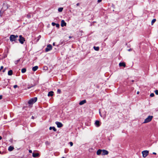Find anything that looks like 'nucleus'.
I'll list each match as a JSON object with an SVG mask.
<instances>
[{
	"label": "nucleus",
	"instance_id": "obj_1",
	"mask_svg": "<svg viewBox=\"0 0 158 158\" xmlns=\"http://www.w3.org/2000/svg\"><path fill=\"white\" fill-rule=\"evenodd\" d=\"M18 37V36L17 35H10V40L11 42H12L13 41L15 42V41L16 40V38Z\"/></svg>",
	"mask_w": 158,
	"mask_h": 158
},
{
	"label": "nucleus",
	"instance_id": "obj_2",
	"mask_svg": "<svg viewBox=\"0 0 158 158\" xmlns=\"http://www.w3.org/2000/svg\"><path fill=\"white\" fill-rule=\"evenodd\" d=\"M153 117L152 116H149L148 118L145 119L143 123H147L150 122L152 120Z\"/></svg>",
	"mask_w": 158,
	"mask_h": 158
},
{
	"label": "nucleus",
	"instance_id": "obj_3",
	"mask_svg": "<svg viewBox=\"0 0 158 158\" xmlns=\"http://www.w3.org/2000/svg\"><path fill=\"white\" fill-rule=\"evenodd\" d=\"M37 100V98L35 97L32 98H31L28 102V103L30 104H32L34 103H35Z\"/></svg>",
	"mask_w": 158,
	"mask_h": 158
},
{
	"label": "nucleus",
	"instance_id": "obj_4",
	"mask_svg": "<svg viewBox=\"0 0 158 158\" xmlns=\"http://www.w3.org/2000/svg\"><path fill=\"white\" fill-rule=\"evenodd\" d=\"M19 40L20 43L23 44L24 42L25 41V39L22 35H20L19 36Z\"/></svg>",
	"mask_w": 158,
	"mask_h": 158
},
{
	"label": "nucleus",
	"instance_id": "obj_5",
	"mask_svg": "<svg viewBox=\"0 0 158 158\" xmlns=\"http://www.w3.org/2000/svg\"><path fill=\"white\" fill-rule=\"evenodd\" d=\"M52 47L51 44H48L47 45V48H45V51L48 52L52 49Z\"/></svg>",
	"mask_w": 158,
	"mask_h": 158
},
{
	"label": "nucleus",
	"instance_id": "obj_6",
	"mask_svg": "<svg viewBox=\"0 0 158 158\" xmlns=\"http://www.w3.org/2000/svg\"><path fill=\"white\" fill-rule=\"evenodd\" d=\"M148 151L147 150L144 151L142 152V154L143 157H145L148 154Z\"/></svg>",
	"mask_w": 158,
	"mask_h": 158
},
{
	"label": "nucleus",
	"instance_id": "obj_7",
	"mask_svg": "<svg viewBox=\"0 0 158 158\" xmlns=\"http://www.w3.org/2000/svg\"><path fill=\"white\" fill-rule=\"evenodd\" d=\"M56 124L57 125V127L59 128L63 126V124L60 122H56Z\"/></svg>",
	"mask_w": 158,
	"mask_h": 158
},
{
	"label": "nucleus",
	"instance_id": "obj_8",
	"mask_svg": "<svg viewBox=\"0 0 158 158\" xmlns=\"http://www.w3.org/2000/svg\"><path fill=\"white\" fill-rule=\"evenodd\" d=\"M108 154V152L105 150H102V155H107Z\"/></svg>",
	"mask_w": 158,
	"mask_h": 158
},
{
	"label": "nucleus",
	"instance_id": "obj_9",
	"mask_svg": "<svg viewBox=\"0 0 158 158\" xmlns=\"http://www.w3.org/2000/svg\"><path fill=\"white\" fill-rule=\"evenodd\" d=\"M8 8V7H7V5L6 4L4 3L2 7V9L3 10H6Z\"/></svg>",
	"mask_w": 158,
	"mask_h": 158
},
{
	"label": "nucleus",
	"instance_id": "obj_10",
	"mask_svg": "<svg viewBox=\"0 0 158 158\" xmlns=\"http://www.w3.org/2000/svg\"><path fill=\"white\" fill-rule=\"evenodd\" d=\"M66 23L65 22L64 20H62L61 21V26L62 27L66 26Z\"/></svg>",
	"mask_w": 158,
	"mask_h": 158
},
{
	"label": "nucleus",
	"instance_id": "obj_11",
	"mask_svg": "<svg viewBox=\"0 0 158 158\" xmlns=\"http://www.w3.org/2000/svg\"><path fill=\"white\" fill-rule=\"evenodd\" d=\"M95 125L97 127H99L100 125V122L99 121L96 120L95 123Z\"/></svg>",
	"mask_w": 158,
	"mask_h": 158
},
{
	"label": "nucleus",
	"instance_id": "obj_12",
	"mask_svg": "<svg viewBox=\"0 0 158 158\" xmlns=\"http://www.w3.org/2000/svg\"><path fill=\"white\" fill-rule=\"evenodd\" d=\"M39 156V154L38 153H32V156L34 157H37Z\"/></svg>",
	"mask_w": 158,
	"mask_h": 158
},
{
	"label": "nucleus",
	"instance_id": "obj_13",
	"mask_svg": "<svg viewBox=\"0 0 158 158\" xmlns=\"http://www.w3.org/2000/svg\"><path fill=\"white\" fill-rule=\"evenodd\" d=\"M86 102V101L85 100H84L81 101L79 103V104L80 105H82Z\"/></svg>",
	"mask_w": 158,
	"mask_h": 158
},
{
	"label": "nucleus",
	"instance_id": "obj_14",
	"mask_svg": "<svg viewBox=\"0 0 158 158\" xmlns=\"http://www.w3.org/2000/svg\"><path fill=\"white\" fill-rule=\"evenodd\" d=\"M38 68V67L37 66H35L32 68V70L33 71H36Z\"/></svg>",
	"mask_w": 158,
	"mask_h": 158
},
{
	"label": "nucleus",
	"instance_id": "obj_15",
	"mask_svg": "<svg viewBox=\"0 0 158 158\" xmlns=\"http://www.w3.org/2000/svg\"><path fill=\"white\" fill-rule=\"evenodd\" d=\"M14 149V147L11 146L9 147L8 150L10 152L12 151Z\"/></svg>",
	"mask_w": 158,
	"mask_h": 158
},
{
	"label": "nucleus",
	"instance_id": "obj_16",
	"mask_svg": "<svg viewBox=\"0 0 158 158\" xmlns=\"http://www.w3.org/2000/svg\"><path fill=\"white\" fill-rule=\"evenodd\" d=\"M102 150L99 149L98 150L97 152V155H100V154H102Z\"/></svg>",
	"mask_w": 158,
	"mask_h": 158
},
{
	"label": "nucleus",
	"instance_id": "obj_17",
	"mask_svg": "<svg viewBox=\"0 0 158 158\" xmlns=\"http://www.w3.org/2000/svg\"><path fill=\"white\" fill-rule=\"evenodd\" d=\"M119 65L120 66H125V64L124 62H120L119 63Z\"/></svg>",
	"mask_w": 158,
	"mask_h": 158
},
{
	"label": "nucleus",
	"instance_id": "obj_18",
	"mask_svg": "<svg viewBox=\"0 0 158 158\" xmlns=\"http://www.w3.org/2000/svg\"><path fill=\"white\" fill-rule=\"evenodd\" d=\"M53 92L51 91L48 92V96H52L53 95Z\"/></svg>",
	"mask_w": 158,
	"mask_h": 158
},
{
	"label": "nucleus",
	"instance_id": "obj_19",
	"mask_svg": "<svg viewBox=\"0 0 158 158\" xmlns=\"http://www.w3.org/2000/svg\"><path fill=\"white\" fill-rule=\"evenodd\" d=\"M13 73V71L11 70H10L8 71V75L11 76L12 75Z\"/></svg>",
	"mask_w": 158,
	"mask_h": 158
},
{
	"label": "nucleus",
	"instance_id": "obj_20",
	"mask_svg": "<svg viewBox=\"0 0 158 158\" xmlns=\"http://www.w3.org/2000/svg\"><path fill=\"white\" fill-rule=\"evenodd\" d=\"M52 129H53V130L54 131H56V128L54 127H49V130H51Z\"/></svg>",
	"mask_w": 158,
	"mask_h": 158
},
{
	"label": "nucleus",
	"instance_id": "obj_21",
	"mask_svg": "<svg viewBox=\"0 0 158 158\" xmlns=\"http://www.w3.org/2000/svg\"><path fill=\"white\" fill-rule=\"evenodd\" d=\"M26 71V68H23L21 70V72L22 73H24Z\"/></svg>",
	"mask_w": 158,
	"mask_h": 158
},
{
	"label": "nucleus",
	"instance_id": "obj_22",
	"mask_svg": "<svg viewBox=\"0 0 158 158\" xmlns=\"http://www.w3.org/2000/svg\"><path fill=\"white\" fill-rule=\"evenodd\" d=\"M94 48L96 51H98L99 50V48L98 47H94Z\"/></svg>",
	"mask_w": 158,
	"mask_h": 158
},
{
	"label": "nucleus",
	"instance_id": "obj_23",
	"mask_svg": "<svg viewBox=\"0 0 158 158\" xmlns=\"http://www.w3.org/2000/svg\"><path fill=\"white\" fill-rule=\"evenodd\" d=\"M63 10V7H60L58 9V11L59 12H62Z\"/></svg>",
	"mask_w": 158,
	"mask_h": 158
},
{
	"label": "nucleus",
	"instance_id": "obj_24",
	"mask_svg": "<svg viewBox=\"0 0 158 158\" xmlns=\"http://www.w3.org/2000/svg\"><path fill=\"white\" fill-rule=\"evenodd\" d=\"M156 21V19H152L151 22L152 25L153 24V23Z\"/></svg>",
	"mask_w": 158,
	"mask_h": 158
},
{
	"label": "nucleus",
	"instance_id": "obj_25",
	"mask_svg": "<svg viewBox=\"0 0 158 158\" xmlns=\"http://www.w3.org/2000/svg\"><path fill=\"white\" fill-rule=\"evenodd\" d=\"M20 61V59H19L15 62V64H17L18 62H19Z\"/></svg>",
	"mask_w": 158,
	"mask_h": 158
},
{
	"label": "nucleus",
	"instance_id": "obj_26",
	"mask_svg": "<svg viewBox=\"0 0 158 158\" xmlns=\"http://www.w3.org/2000/svg\"><path fill=\"white\" fill-rule=\"evenodd\" d=\"M57 93L58 94H60L61 93V90L60 89H58L57 90Z\"/></svg>",
	"mask_w": 158,
	"mask_h": 158
},
{
	"label": "nucleus",
	"instance_id": "obj_27",
	"mask_svg": "<svg viewBox=\"0 0 158 158\" xmlns=\"http://www.w3.org/2000/svg\"><path fill=\"white\" fill-rule=\"evenodd\" d=\"M55 25L56 26V27H58V28L60 26L59 24L58 23H56V24H55Z\"/></svg>",
	"mask_w": 158,
	"mask_h": 158
},
{
	"label": "nucleus",
	"instance_id": "obj_28",
	"mask_svg": "<svg viewBox=\"0 0 158 158\" xmlns=\"http://www.w3.org/2000/svg\"><path fill=\"white\" fill-rule=\"evenodd\" d=\"M154 96V94L153 93H151L150 94V96L151 97H153Z\"/></svg>",
	"mask_w": 158,
	"mask_h": 158
},
{
	"label": "nucleus",
	"instance_id": "obj_29",
	"mask_svg": "<svg viewBox=\"0 0 158 158\" xmlns=\"http://www.w3.org/2000/svg\"><path fill=\"white\" fill-rule=\"evenodd\" d=\"M155 94L156 95H158V90H156L155 91Z\"/></svg>",
	"mask_w": 158,
	"mask_h": 158
},
{
	"label": "nucleus",
	"instance_id": "obj_30",
	"mask_svg": "<svg viewBox=\"0 0 158 158\" xmlns=\"http://www.w3.org/2000/svg\"><path fill=\"white\" fill-rule=\"evenodd\" d=\"M69 143L71 146H72L73 145V143L72 142H70Z\"/></svg>",
	"mask_w": 158,
	"mask_h": 158
},
{
	"label": "nucleus",
	"instance_id": "obj_31",
	"mask_svg": "<svg viewBox=\"0 0 158 158\" xmlns=\"http://www.w3.org/2000/svg\"><path fill=\"white\" fill-rule=\"evenodd\" d=\"M45 144L46 145H49V143L48 141H47L45 142Z\"/></svg>",
	"mask_w": 158,
	"mask_h": 158
},
{
	"label": "nucleus",
	"instance_id": "obj_32",
	"mask_svg": "<svg viewBox=\"0 0 158 158\" xmlns=\"http://www.w3.org/2000/svg\"><path fill=\"white\" fill-rule=\"evenodd\" d=\"M33 86H34V85H32L31 86H28L27 88L28 89H30L32 87H33Z\"/></svg>",
	"mask_w": 158,
	"mask_h": 158
},
{
	"label": "nucleus",
	"instance_id": "obj_33",
	"mask_svg": "<svg viewBox=\"0 0 158 158\" xmlns=\"http://www.w3.org/2000/svg\"><path fill=\"white\" fill-rule=\"evenodd\" d=\"M44 69L45 70H47L48 69V67L47 66H44Z\"/></svg>",
	"mask_w": 158,
	"mask_h": 158
},
{
	"label": "nucleus",
	"instance_id": "obj_34",
	"mask_svg": "<svg viewBox=\"0 0 158 158\" xmlns=\"http://www.w3.org/2000/svg\"><path fill=\"white\" fill-rule=\"evenodd\" d=\"M52 25L53 26H54L55 25V24H56V23H54V22H52Z\"/></svg>",
	"mask_w": 158,
	"mask_h": 158
},
{
	"label": "nucleus",
	"instance_id": "obj_35",
	"mask_svg": "<svg viewBox=\"0 0 158 158\" xmlns=\"http://www.w3.org/2000/svg\"><path fill=\"white\" fill-rule=\"evenodd\" d=\"M13 87L15 89L16 88L18 87V86L17 85H14Z\"/></svg>",
	"mask_w": 158,
	"mask_h": 158
},
{
	"label": "nucleus",
	"instance_id": "obj_36",
	"mask_svg": "<svg viewBox=\"0 0 158 158\" xmlns=\"http://www.w3.org/2000/svg\"><path fill=\"white\" fill-rule=\"evenodd\" d=\"M27 16L28 18H31V15H28Z\"/></svg>",
	"mask_w": 158,
	"mask_h": 158
},
{
	"label": "nucleus",
	"instance_id": "obj_37",
	"mask_svg": "<svg viewBox=\"0 0 158 158\" xmlns=\"http://www.w3.org/2000/svg\"><path fill=\"white\" fill-rule=\"evenodd\" d=\"M102 0H98L97 2L98 3H100L102 1Z\"/></svg>",
	"mask_w": 158,
	"mask_h": 158
},
{
	"label": "nucleus",
	"instance_id": "obj_38",
	"mask_svg": "<svg viewBox=\"0 0 158 158\" xmlns=\"http://www.w3.org/2000/svg\"><path fill=\"white\" fill-rule=\"evenodd\" d=\"M3 66H1V68H0V69H1H1H3Z\"/></svg>",
	"mask_w": 158,
	"mask_h": 158
},
{
	"label": "nucleus",
	"instance_id": "obj_39",
	"mask_svg": "<svg viewBox=\"0 0 158 158\" xmlns=\"http://www.w3.org/2000/svg\"><path fill=\"white\" fill-rule=\"evenodd\" d=\"M2 95H0V100L2 98Z\"/></svg>",
	"mask_w": 158,
	"mask_h": 158
},
{
	"label": "nucleus",
	"instance_id": "obj_40",
	"mask_svg": "<svg viewBox=\"0 0 158 158\" xmlns=\"http://www.w3.org/2000/svg\"><path fill=\"white\" fill-rule=\"evenodd\" d=\"M29 152L30 153H31L32 152V151L31 150H29Z\"/></svg>",
	"mask_w": 158,
	"mask_h": 158
},
{
	"label": "nucleus",
	"instance_id": "obj_41",
	"mask_svg": "<svg viewBox=\"0 0 158 158\" xmlns=\"http://www.w3.org/2000/svg\"><path fill=\"white\" fill-rule=\"evenodd\" d=\"M31 118L32 119H34V117L33 116H32L31 117Z\"/></svg>",
	"mask_w": 158,
	"mask_h": 158
},
{
	"label": "nucleus",
	"instance_id": "obj_42",
	"mask_svg": "<svg viewBox=\"0 0 158 158\" xmlns=\"http://www.w3.org/2000/svg\"><path fill=\"white\" fill-rule=\"evenodd\" d=\"M153 154L155 155H156V153L155 152H153Z\"/></svg>",
	"mask_w": 158,
	"mask_h": 158
},
{
	"label": "nucleus",
	"instance_id": "obj_43",
	"mask_svg": "<svg viewBox=\"0 0 158 158\" xmlns=\"http://www.w3.org/2000/svg\"><path fill=\"white\" fill-rule=\"evenodd\" d=\"M139 91H138V92H137V94H139Z\"/></svg>",
	"mask_w": 158,
	"mask_h": 158
},
{
	"label": "nucleus",
	"instance_id": "obj_44",
	"mask_svg": "<svg viewBox=\"0 0 158 158\" xmlns=\"http://www.w3.org/2000/svg\"><path fill=\"white\" fill-rule=\"evenodd\" d=\"M79 5V3H77V6H78Z\"/></svg>",
	"mask_w": 158,
	"mask_h": 158
},
{
	"label": "nucleus",
	"instance_id": "obj_45",
	"mask_svg": "<svg viewBox=\"0 0 158 158\" xmlns=\"http://www.w3.org/2000/svg\"><path fill=\"white\" fill-rule=\"evenodd\" d=\"M5 69H4V70H3V72H4L5 71Z\"/></svg>",
	"mask_w": 158,
	"mask_h": 158
},
{
	"label": "nucleus",
	"instance_id": "obj_46",
	"mask_svg": "<svg viewBox=\"0 0 158 158\" xmlns=\"http://www.w3.org/2000/svg\"><path fill=\"white\" fill-rule=\"evenodd\" d=\"M2 138V137L1 136H0V140Z\"/></svg>",
	"mask_w": 158,
	"mask_h": 158
},
{
	"label": "nucleus",
	"instance_id": "obj_47",
	"mask_svg": "<svg viewBox=\"0 0 158 158\" xmlns=\"http://www.w3.org/2000/svg\"><path fill=\"white\" fill-rule=\"evenodd\" d=\"M55 43H53V45H55Z\"/></svg>",
	"mask_w": 158,
	"mask_h": 158
},
{
	"label": "nucleus",
	"instance_id": "obj_48",
	"mask_svg": "<svg viewBox=\"0 0 158 158\" xmlns=\"http://www.w3.org/2000/svg\"><path fill=\"white\" fill-rule=\"evenodd\" d=\"M131 50V49H129L128 50V51H130Z\"/></svg>",
	"mask_w": 158,
	"mask_h": 158
},
{
	"label": "nucleus",
	"instance_id": "obj_49",
	"mask_svg": "<svg viewBox=\"0 0 158 158\" xmlns=\"http://www.w3.org/2000/svg\"><path fill=\"white\" fill-rule=\"evenodd\" d=\"M69 37L70 38H72V37H71V36H69Z\"/></svg>",
	"mask_w": 158,
	"mask_h": 158
},
{
	"label": "nucleus",
	"instance_id": "obj_50",
	"mask_svg": "<svg viewBox=\"0 0 158 158\" xmlns=\"http://www.w3.org/2000/svg\"><path fill=\"white\" fill-rule=\"evenodd\" d=\"M132 82H134V80H132Z\"/></svg>",
	"mask_w": 158,
	"mask_h": 158
},
{
	"label": "nucleus",
	"instance_id": "obj_51",
	"mask_svg": "<svg viewBox=\"0 0 158 158\" xmlns=\"http://www.w3.org/2000/svg\"><path fill=\"white\" fill-rule=\"evenodd\" d=\"M62 158H64V157H63Z\"/></svg>",
	"mask_w": 158,
	"mask_h": 158
},
{
	"label": "nucleus",
	"instance_id": "obj_52",
	"mask_svg": "<svg viewBox=\"0 0 158 158\" xmlns=\"http://www.w3.org/2000/svg\"><path fill=\"white\" fill-rule=\"evenodd\" d=\"M1 71V69H0V71Z\"/></svg>",
	"mask_w": 158,
	"mask_h": 158
}]
</instances>
